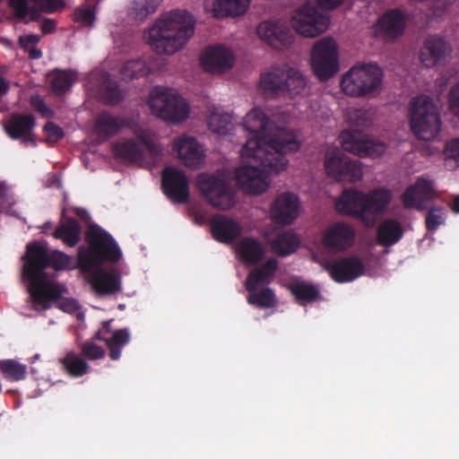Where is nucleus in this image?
<instances>
[{
	"instance_id": "1",
	"label": "nucleus",
	"mask_w": 459,
	"mask_h": 459,
	"mask_svg": "<svg viewBox=\"0 0 459 459\" xmlns=\"http://www.w3.org/2000/svg\"><path fill=\"white\" fill-rule=\"evenodd\" d=\"M243 126L250 135L241 149V157L247 161L235 171L238 185L253 195L264 193L268 176L286 169L285 155L299 149L300 143L292 130L271 122L261 108H253L244 118Z\"/></svg>"
},
{
	"instance_id": "2",
	"label": "nucleus",
	"mask_w": 459,
	"mask_h": 459,
	"mask_svg": "<svg viewBox=\"0 0 459 459\" xmlns=\"http://www.w3.org/2000/svg\"><path fill=\"white\" fill-rule=\"evenodd\" d=\"M84 238L88 246L78 248V268L89 274V281L97 292H115V240L94 223L89 225Z\"/></svg>"
},
{
	"instance_id": "3",
	"label": "nucleus",
	"mask_w": 459,
	"mask_h": 459,
	"mask_svg": "<svg viewBox=\"0 0 459 459\" xmlns=\"http://www.w3.org/2000/svg\"><path fill=\"white\" fill-rule=\"evenodd\" d=\"M194 30V17L186 11L175 10L156 20L145 38L157 53L173 55L185 47Z\"/></svg>"
},
{
	"instance_id": "4",
	"label": "nucleus",
	"mask_w": 459,
	"mask_h": 459,
	"mask_svg": "<svg viewBox=\"0 0 459 459\" xmlns=\"http://www.w3.org/2000/svg\"><path fill=\"white\" fill-rule=\"evenodd\" d=\"M391 195L386 189H375L365 195L355 189H345L335 204L340 213L362 220L367 226L374 222V215L383 212L390 203Z\"/></svg>"
},
{
	"instance_id": "5",
	"label": "nucleus",
	"mask_w": 459,
	"mask_h": 459,
	"mask_svg": "<svg viewBox=\"0 0 459 459\" xmlns=\"http://www.w3.org/2000/svg\"><path fill=\"white\" fill-rule=\"evenodd\" d=\"M410 126L412 133L423 141H430L439 134L441 118L430 97L421 95L411 101Z\"/></svg>"
},
{
	"instance_id": "6",
	"label": "nucleus",
	"mask_w": 459,
	"mask_h": 459,
	"mask_svg": "<svg viewBox=\"0 0 459 459\" xmlns=\"http://www.w3.org/2000/svg\"><path fill=\"white\" fill-rule=\"evenodd\" d=\"M382 70L376 65H357L342 78V91L351 97L368 96L377 93L381 86Z\"/></svg>"
},
{
	"instance_id": "7",
	"label": "nucleus",
	"mask_w": 459,
	"mask_h": 459,
	"mask_svg": "<svg viewBox=\"0 0 459 459\" xmlns=\"http://www.w3.org/2000/svg\"><path fill=\"white\" fill-rule=\"evenodd\" d=\"M148 105L154 115L169 122H182L189 114V107L184 98L174 90L160 86L151 91Z\"/></svg>"
},
{
	"instance_id": "8",
	"label": "nucleus",
	"mask_w": 459,
	"mask_h": 459,
	"mask_svg": "<svg viewBox=\"0 0 459 459\" xmlns=\"http://www.w3.org/2000/svg\"><path fill=\"white\" fill-rule=\"evenodd\" d=\"M117 160L122 159L129 163H147L155 165L163 156V148L149 137H142L140 143L126 141L117 142Z\"/></svg>"
},
{
	"instance_id": "9",
	"label": "nucleus",
	"mask_w": 459,
	"mask_h": 459,
	"mask_svg": "<svg viewBox=\"0 0 459 459\" xmlns=\"http://www.w3.org/2000/svg\"><path fill=\"white\" fill-rule=\"evenodd\" d=\"M311 67L315 75L322 82L327 81L339 70L336 42L331 38L318 40L311 51Z\"/></svg>"
},
{
	"instance_id": "10",
	"label": "nucleus",
	"mask_w": 459,
	"mask_h": 459,
	"mask_svg": "<svg viewBox=\"0 0 459 459\" xmlns=\"http://www.w3.org/2000/svg\"><path fill=\"white\" fill-rule=\"evenodd\" d=\"M291 25L299 34L307 38H315L327 30L329 18L307 2L295 11L291 18Z\"/></svg>"
},
{
	"instance_id": "11",
	"label": "nucleus",
	"mask_w": 459,
	"mask_h": 459,
	"mask_svg": "<svg viewBox=\"0 0 459 459\" xmlns=\"http://www.w3.org/2000/svg\"><path fill=\"white\" fill-rule=\"evenodd\" d=\"M325 168L327 175L338 181L356 182L362 178L360 162L338 149L326 152Z\"/></svg>"
},
{
	"instance_id": "12",
	"label": "nucleus",
	"mask_w": 459,
	"mask_h": 459,
	"mask_svg": "<svg viewBox=\"0 0 459 459\" xmlns=\"http://www.w3.org/2000/svg\"><path fill=\"white\" fill-rule=\"evenodd\" d=\"M198 183L201 192L212 207L225 211L234 206V193L224 179L214 176H201Z\"/></svg>"
},
{
	"instance_id": "13",
	"label": "nucleus",
	"mask_w": 459,
	"mask_h": 459,
	"mask_svg": "<svg viewBox=\"0 0 459 459\" xmlns=\"http://www.w3.org/2000/svg\"><path fill=\"white\" fill-rule=\"evenodd\" d=\"M355 238L356 231L351 225L338 221L325 229L321 244L330 253H342L353 246Z\"/></svg>"
},
{
	"instance_id": "14",
	"label": "nucleus",
	"mask_w": 459,
	"mask_h": 459,
	"mask_svg": "<svg viewBox=\"0 0 459 459\" xmlns=\"http://www.w3.org/2000/svg\"><path fill=\"white\" fill-rule=\"evenodd\" d=\"M32 5H29L28 0H8L10 8L13 11L14 17L28 23L40 19L41 13H53L64 6L62 0H29Z\"/></svg>"
},
{
	"instance_id": "15",
	"label": "nucleus",
	"mask_w": 459,
	"mask_h": 459,
	"mask_svg": "<svg viewBox=\"0 0 459 459\" xmlns=\"http://www.w3.org/2000/svg\"><path fill=\"white\" fill-rule=\"evenodd\" d=\"M339 141L343 151L354 153L359 157L377 158L382 155L386 145L383 142L368 138L364 134H352L342 131L339 135Z\"/></svg>"
},
{
	"instance_id": "16",
	"label": "nucleus",
	"mask_w": 459,
	"mask_h": 459,
	"mask_svg": "<svg viewBox=\"0 0 459 459\" xmlns=\"http://www.w3.org/2000/svg\"><path fill=\"white\" fill-rule=\"evenodd\" d=\"M164 194L176 204H185L189 198V181L186 174L175 168L166 167L161 173Z\"/></svg>"
},
{
	"instance_id": "17",
	"label": "nucleus",
	"mask_w": 459,
	"mask_h": 459,
	"mask_svg": "<svg viewBox=\"0 0 459 459\" xmlns=\"http://www.w3.org/2000/svg\"><path fill=\"white\" fill-rule=\"evenodd\" d=\"M325 268L332 279L339 283L352 281L365 273L363 261L355 255L336 259L326 264Z\"/></svg>"
},
{
	"instance_id": "18",
	"label": "nucleus",
	"mask_w": 459,
	"mask_h": 459,
	"mask_svg": "<svg viewBox=\"0 0 459 459\" xmlns=\"http://www.w3.org/2000/svg\"><path fill=\"white\" fill-rule=\"evenodd\" d=\"M258 38L276 49H286L293 43V36L288 27L274 21H264L256 29Z\"/></svg>"
},
{
	"instance_id": "19",
	"label": "nucleus",
	"mask_w": 459,
	"mask_h": 459,
	"mask_svg": "<svg viewBox=\"0 0 459 459\" xmlns=\"http://www.w3.org/2000/svg\"><path fill=\"white\" fill-rule=\"evenodd\" d=\"M48 250L47 247L38 242L27 245L23 275L30 282L45 278V270L48 268Z\"/></svg>"
},
{
	"instance_id": "20",
	"label": "nucleus",
	"mask_w": 459,
	"mask_h": 459,
	"mask_svg": "<svg viewBox=\"0 0 459 459\" xmlns=\"http://www.w3.org/2000/svg\"><path fill=\"white\" fill-rule=\"evenodd\" d=\"M433 195V181L420 178L403 192L402 202L405 209L422 211L426 208V203L432 200Z\"/></svg>"
},
{
	"instance_id": "21",
	"label": "nucleus",
	"mask_w": 459,
	"mask_h": 459,
	"mask_svg": "<svg viewBox=\"0 0 459 459\" xmlns=\"http://www.w3.org/2000/svg\"><path fill=\"white\" fill-rule=\"evenodd\" d=\"M299 207L297 195L291 193H283L275 198L271 207V217L278 224H291L299 215Z\"/></svg>"
},
{
	"instance_id": "22",
	"label": "nucleus",
	"mask_w": 459,
	"mask_h": 459,
	"mask_svg": "<svg viewBox=\"0 0 459 459\" xmlns=\"http://www.w3.org/2000/svg\"><path fill=\"white\" fill-rule=\"evenodd\" d=\"M201 64L207 72H224L233 66L234 56L232 52L224 46H210L205 48L201 57Z\"/></svg>"
},
{
	"instance_id": "23",
	"label": "nucleus",
	"mask_w": 459,
	"mask_h": 459,
	"mask_svg": "<svg viewBox=\"0 0 459 459\" xmlns=\"http://www.w3.org/2000/svg\"><path fill=\"white\" fill-rule=\"evenodd\" d=\"M450 51V45L444 38L429 36L420 49V59L426 67H434L445 61Z\"/></svg>"
},
{
	"instance_id": "24",
	"label": "nucleus",
	"mask_w": 459,
	"mask_h": 459,
	"mask_svg": "<svg viewBox=\"0 0 459 459\" xmlns=\"http://www.w3.org/2000/svg\"><path fill=\"white\" fill-rule=\"evenodd\" d=\"M173 151L184 164L191 169H197L204 161V153L195 137L182 136L175 140Z\"/></svg>"
},
{
	"instance_id": "25",
	"label": "nucleus",
	"mask_w": 459,
	"mask_h": 459,
	"mask_svg": "<svg viewBox=\"0 0 459 459\" xmlns=\"http://www.w3.org/2000/svg\"><path fill=\"white\" fill-rule=\"evenodd\" d=\"M211 232L214 239L221 243H231L242 232L241 225L223 214L214 215L210 221Z\"/></svg>"
},
{
	"instance_id": "26",
	"label": "nucleus",
	"mask_w": 459,
	"mask_h": 459,
	"mask_svg": "<svg viewBox=\"0 0 459 459\" xmlns=\"http://www.w3.org/2000/svg\"><path fill=\"white\" fill-rule=\"evenodd\" d=\"M407 17L400 9H390L379 17L377 27L379 32L387 39L401 37L406 27Z\"/></svg>"
},
{
	"instance_id": "27",
	"label": "nucleus",
	"mask_w": 459,
	"mask_h": 459,
	"mask_svg": "<svg viewBox=\"0 0 459 459\" xmlns=\"http://www.w3.org/2000/svg\"><path fill=\"white\" fill-rule=\"evenodd\" d=\"M36 121L31 114H13L4 124L5 133L13 140L22 139L23 142L31 140L32 130Z\"/></svg>"
},
{
	"instance_id": "28",
	"label": "nucleus",
	"mask_w": 459,
	"mask_h": 459,
	"mask_svg": "<svg viewBox=\"0 0 459 459\" xmlns=\"http://www.w3.org/2000/svg\"><path fill=\"white\" fill-rule=\"evenodd\" d=\"M278 266V261L275 258H270L262 265L250 271L245 282L247 290L253 292L256 290L259 285L271 283Z\"/></svg>"
},
{
	"instance_id": "29",
	"label": "nucleus",
	"mask_w": 459,
	"mask_h": 459,
	"mask_svg": "<svg viewBox=\"0 0 459 459\" xmlns=\"http://www.w3.org/2000/svg\"><path fill=\"white\" fill-rule=\"evenodd\" d=\"M29 289L30 294L34 302L43 305L47 307V303L50 300H57L62 295V287L54 282H47L44 278H39L36 281H31Z\"/></svg>"
},
{
	"instance_id": "30",
	"label": "nucleus",
	"mask_w": 459,
	"mask_h": 459,
	"mask_svg": "<svg viewBox=\"0 0 459 459\" xmlns=\"http://www.w3.org/2000/svg\"><path fill=\"white\" fill-rule=\"evenodd\" d=\"M403 236V228L402 224L394 219L383 221L377 230V241L382 247H391L396 244Z\"/></svg>"
},
{
	"instance_id": "31",
	"label": "nucleus",
	"mask_w": 459,
	"mask_h": 459,
	"mask_svg": "<svg viewBox=\"0 0 459 459\" xmlns=\"http://www.w3.org/2000/svg\"><path fill=\"white\" fill-rule=\"evenodd\" d=\"M238 251L243 262L247 264H258L265 255L262 243L250 237H245L239 241Z\"/></svg>"
},
{
	"instance_id": "32",
	"label": "nucleus",
	"mask_w": 459,
	"mask_h": 459,
	"mask_svg": "<svg viewBox=\"0 0 459 459\" xmlns=\"http://www.w3.org/2000/svg\"><path fill=\"white\" fill-rule=\"evenodd\" d=\"M299 244V238L291 230L279 232L270 241L273 251L280 256H287L294 253Z\"/></svg>"
},
{
	"instance_id": "33",
	"label": "nucleus",
	"mask_w": 459,
	"mask_h": 459,
	"mask_svg": "<svg viewBox=\"0 0 459 459\" xmlns=\"http://www.w3.org/2000/svg\"><path fill=\"white\" fill-rule=\"evenodd\" d=\"M81 226L74 218H68L60 224L53 232V237L61 239L67 247H75L81 240Z\"/></svg>"
},
{
	"instance_id": "34",
	"label": "nucleus",
	"mask_w": 459,
	"mask_h": 459,
	"mask_svg": "<svg viewBox=\"0 0 459 459\" xmlns=\"http://www.w3.org/2000/svg\"><path fill=\"white\" fill-rule=\"evenodd\" d=\"M375 112L371 108H351L347 112V122L352 134H363V130L368 128L374 120Z\"/></svg>"
},
{
	"instance_id": "35",
	"label": "nucleus",
	"mask_w": 459,
	"mask_h": 459,
	"mask_svg": "<svg viewBox=\"0 0 459 459\" xmlns=\"http://www.w3.org/2000/svg\"><path fill=\"white\" fill-rule=\"evenodd\" d=\"M285 70L280 67L264 73L260 78V87L269 94L280 95L284 93Z\"/></svg>"
},
{
	"instance_id": "36",
	"label": "nucleus",
	"mask_w": 459,
	"mask_h": 459,
	"mask_svg": "<svg viewBox=\"0 0 459 459\" xmlns=\"http://www.w3.org/2000/svg\"><path fill=\"white\" fill-rule=\"evenodd\" d=\"M290 290L294 296L296 301L300 306H306L317 300L320 297L319 290L316 286L307 281H294L290 285Z\"/></svg>"
},
{
	"instance_id": "37",
	"label": "nucleus",
	"mask_w": 459,
	"mask_h": 459,
	"mask_svg": "<svg viewBox=\"0 0 459 459\" xmlns=\"http://www.w3.org/2000/svg\"><path fill=\"white\" fill-rule=\"evenodd\" d=\"M249 5V0H215L214 16L217 18L243 14Z\"/></svg>"
},
{
	"instance_id": "38",
	"label": "nucleus",
	"mask_w": 459,
	"mask_h": 459,
	"mask_svg": "<svg viewBox=\"0 0 459 459\" xmlns=\"http://www.w3.org/2000/svg\"><path fill=\"white\" fill-rule=\"evenodd\" d=\"M94 80L97 82L98 95L105 104L114 105L115 104V82L111 75L103 71H100L94 74Z\"/></svg>"
},
{
	"instance_id": "39",
	"label": "nucleus",
	"mask_w": 459,
	"mask_h": 459,
	"mask_svg": "<svg viewBox=\"0 0 459 459\" xmlns=\"http://www.w3.org/2000/svg\"><path fill=\"white\" fill-rule=\"evenodd\" d=\"M65 372L73 377H80L89 371L88 363L74 352H68L59 359Z\"/></svg>"
},
{
	"instance_id": "40",
	"label": "nucleus",
	"mask_w": 459,
	"mask_h": 459,
	"mask_svg": "<svg viewBox=\"0 0 459 459\" xmlns=\"http://www.w3.org/2000/svg\"><path fill=\"white\" fill-rule=\"evenodd\" d=\"M307 81L306 77L294 68L285 70L284 93L294 97L301 94L306 87Z\"/></svg>"
},
{
	"instance_id": "41",
	"label": "nucleus",
	"mask_w": 459,
	"mask_h": 459,
	"mask_svg": "<svg viewBox=\"0 0 459 459\" xmlns=\"http://www.w3.org/2000/svg\"><path fill=\"white\" fill-rule=\"evenodd\" d=\"M52 91L57 94H63L68 91L74 83V75L69 70H55L48 74Z\"/></svg>"
},
{
	"instance_id": "42",
	"label": "nucleus",
	"mask_w": 459,
	"mask_h": 459,
	"mask_svg": "<svg viewBox=\"0 0 459 459\" xmlns=\"http://www.w3.org/2000/svg\"><path fill=\"white\" fill-rule=\"evenodd\" d=\"M93 133L103 141L114 134L115 116L110 112H101L95 119Z\"/></svg>"
},
{
	"instance_id": "43",
	"label": "nucleus",
	"mask_w": 459,
	"mask_h": 459,
	"mask_svg": "<svg viewBox=\"0 0 459 459\" xmlns=\"http://www.w3.org/2000/svg\"><path fill=\"white\" fill-rule=\"evenodd\" d=\"M0 371L9 381H21L26 377L27 367L14 359L0 361Z\"/></svg>"
},
{
	"instance_id": "44",
	"label": "nucleus",
	"mask_w": 459,
	"mask_h": 459,
	"mask_svg": "<svg viewBox=\"0 0 459 459\" xmlns=\"http://www.w3.org/2000/svg\"><path fill=\"white\" fill-rule=\"evenodd\" d=\"M119 74L122 80H131L147 75L148 69L142 60L131 59L121 65Z\"/></svg>"
},
{
	"instance_id": "45",
	"label": "nucleus",
	"mask_w": 459,
	"mask_h": 459,
	"mask_svg": "<svg viewBox=\"0 0 459 459\" xmlns=\"http://www.w3.org/2000/svg\"><path fill=\"white\" fill-rule=\"evenodd\" d=\"M247 302L260 308H270L275 306L276 299L273 290L267 287L258 292H250Z\"/></svg>"
},
{
	"instance_id": "46",
	"label": "nucleus",
	"mask_w": 459,
	"mask_h": 459,
	"mask_svg": "<svg viewBox=\"0 0 459 459\" xmlns=\"http://www.w3.org/2000/svg\"><path fill=\"white\" fill-rule=\"evenodd\" d=\"M159 2L157 0H139L133 2L130 14L137 21H143L150 14L156 12Z\"/></svg>"
},
{
	"instance_id": "47",
	"label": "nucleus",
	"mask_w": 459,
	"mask_h": 459,
	"mask_svg": "<svg viewBox=\"0 0 459 459\" xmlns=\"http://www.w3.org/2000/svg\"><path fill=\"white\" fill-rule=\"evenodd\" d=\"M112 322L113 320L103 322L102 326L96 333L95 338L106 343L110 359H115V330L112 327Z\"/></svg>"
},
{
	"instance_id": "48",
	"label": "nucleus",
	"mask_w": 459,
	"mask_h": 459,
	"mask_svg": "<svg viewBox=\"0 0 459 459\" xmlns=\"http://www.w3.org/2000/svg\"><path fill=\"white\" fill-rule=\"evenodd\" d=\"M70 263L71 258L68 255L59 250H53L51 252L48 250V268L51 267L56 271H60L68 268Z\"/></svg>"
},
{
	"instance_id": "49",
	"label": "nucleus",
	"mask_w": 459,
	"mask_h": 459,
	"mask_svg": "<svg viewBox=\"0 0 459 459\" xmlns=\"http://www.w3.org/2000/svg\"><path fill=\"white\" fill-rule=\"evenodd\" d=\"M95 20V10L94 7L91 5L80 6L74 10V21L82 24V26L91 27L94 23Z\"/></svg>"
},
{
	"instance_id": "50",
	"label": "nucleus",
	"mask_w": 459,
	"mask_h": 459,
	"mask_svg": "<svg viewBox=\"0 0 459 459\" xmlns=\"http://www.w3.org/2000/svg\"><path fill=\"white\" fill-rule=\"evenodd\" d=\"M446 221V215L440 207H432L426 215L425 224L429 231L434 232Z\"/></svg>"
},
{
	"instance_id": "51",
	"label": "nucleus",
	"mask_w": 459,
	"mask_h": 459,
	"mask_svg": "<svg viewBox=\"0 0 459 459\" xmlns=\"http://www.w3.org/2000/svg\"><path fill=\"white\" fill-rule=\"evenodd\" d=\"M210 127L219 134H227L231 129L230 117L228 115L212 114L209 119Z\"/></svg>"
},
{
	"instance_id": "52",
	"label": "nucleus",
	"mask_w": 459,
	"mask_h": 459,
	"mask_svg": "<svg viewBox=\"0 0 459 459\" xmlns=\"http://www.w3.org/2000/svg\"><path fill=\"white\" fill-rule=\"evenodd\" d=\"M82 354L88 359H99L105 356V351L91 342H85L81 345Z\"/></svg>"
},
{
	"instance_id": "53",
	"label": "nucleus",
	"mask_w": 459,
	"mask_h": 459,
	"mask_svg": "<svg viewBox=\"0 0 459 459\" xmlns=\"http://www.w3.org/2000/svg\"><path fill=\"white\" fill-rule=\"evenodd\" d=\"M43 129L46 133V142L48 143H56L65 135L63 129L53 122H48Z\"/></svg>"
},
{
	"instance_id": "54",
	"label": "nucleus",
	"mask_w": 459,
	"mask_h": 459,
	"mask_svg": "<svg viewBox=\"0 0 459 459\" xmlns=\"http://www.w3.org/2000/svg\"><path fill=\"white\" fill-rule=\"evenodd\" d=\"M448 107L451 113L459 118V82L453 85L449 91Z\"/></svg>"
},
{
	"instance_id": "55",
	"label": "nucleus",
	"mask_w": 459,
	"mask_h": 459,
	"mask_svg": "<svg viewBox=\"0 0 459 459\" xmlns=\"http://www.w3.org/2000/svg\"><path fill=\"white\" fill-rule=\"evenodd\" d=\"M30 105L43 117H52L54 115V112L46 105L40 96H32L30 98Z\"/></svg>"
},
{
	"instance_id": "56",
	"label": "nucleus",
	"mask_w": 459,
	"mask_h": 459,
	"mask_svg": "<svg viewBox=\"0 0 459 459\" xmlns=\"http://www.w3.org/2000/svg\"><path fill=\"white\" fill-rule=\"evenodd\" d=\"M130 341V333L127 328L117 330V360L120 357L121 348Z\"/></svg>"
},
{
	"instance_id": "57",
	"label": "nucleus",
	"mask_w": 459,
	"mask_h": 459,
	"mask_svg": "<svg viewBox=\"0 0 459 459\" xmlns=\"http://www.w3.org/2000/svg\"><path fill=\"white\" fill-rule=\"evenodd\" d=\"M39 41V37L35 34H30L19 38V45L23 50L34 48Z\"/></svg>"
},
{
	"instance_id": "58",
	"label": "nucleus",
	"mask_w": 459,
	"mask_h": 459,
	"mask_svg": "<svg viewBox=\"0 0 459 459\" xmlns=\"http://www.w3.org/2000/svg\"><path fill=\"white\" fill-rule=\"evenodd\" d=\"M446 153L447 157L459 160V138L453 139L446 143Z\"/></svg>"
},
{
	"instance_id": "59",
	"label": "nucleus",
	"mask_w": 459,
	"mask_h": 459,
	"mask_svg": "<svg viewBox=\"0 0 459 459\" xmlns=\"http://www.w3.org/2000/svg\"><path fill=\"white\" fill-rule=\"evenodd\" d=\"M122 257V251L117 246V293L123 291L121 275L122 272L120 269V260Z\"/></svg>"
},
{
	"instance_id": "60",
	"label": "nucleus",
	"mask_w": 459,
	"mask_h": 459,
	"mask_svg": "<svg viewBox=\"0 0 459 459\" xmlns=\"http://www.w3.org/2000/svg\"><path fill=\"white\" fill-rule=\"evenodd\" d=\"M343 0H316L322 9L332 10L339 6Z\"/></svg>"
},
{
	"instance_id": "61",
	"label": "nucleus",
	"mask_w": 459,
	"mask_h": 459,
	"mask_svg": "<svg viewBox=\"0 0 459 459\" xmlns=\"http://www.w3.org/2000/svg\"><path fill=\"white\" fill-rule=\"evenodd\" d=\"M56 22L52 19L46 18L43 20L40 29L43 34L52 33L56 29Z\"/></svg>"
},
{
	"instance_id": "62",
	"label": "nucleus",
	"mask_w": 459,
	"mask_h": 459,
	"mask_svg": "<svg viewBox=\"0 0 459 459\" xmlns=\"http://www.w3.org/2000/svg\"><path fill=\"white\" fill-rule=\"evenodd\" d=\"M10 90V82L0 75V100L5 96Z\"/></svg>"
},
{
	"instance_id": "63",
	"label": "nucleus",
	"mask_w": 459,
	"mask_h": 459,
	"mask_svg": "<svg viewBox=\"0 0 459 459\" xmlns=\"http://www.w3.org/2000/svg\"><path fill=\"white\" fill-rule=\"evenodd\" d=\"M26 52H28V55H29V57L30 59H39L42 56V52L40 49L37 48H30L27 50H25Z\"/></svg>"
},
{
	"instance_id": "64",
	"label": "nucleus",
	"mask_w": 459,
	"mask_h": 459,
	"mask_svg": "<svg viewBox=\"0 0 459 459\" xmlns=\"http://www.w3.org/2000/svg\"><path fill=\"white\" fill-rule=\"evenodd\" d=\"M451 210L453 212L459 214V195H455L451 204Z\"/></svg>"
}]
</instances>
